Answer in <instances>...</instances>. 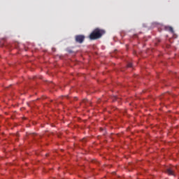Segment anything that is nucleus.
I'll return each instance as SVG.
<instances>
[{"label":"nucleus","mask_w":179,"mask_h":179,"mask_svg":"<svg viewBox=\"0 0 179 179\" xmlns=\"http://www.w3.org/2000/svg\"><path fill=\"white\" fill-rule=\"evenodd\" d=\"M86 101H87V100L86 99L83 101L84 103H86Z\"/></svg>","instance_id":"6"},{"label":"nucleus","mask_w":179,"mask_h":179,"mask_svg":"<svg viewBox=\"0 0 179 179\" xmlns=\"http://www.w3.org/2000/svg\"><path fill=\"white\" fill-rule=\"evenodd\" d=\"M169 30L171 31V33H174V29L171 27H169Z\"/></svg>","instance_id":"4"},{"label":"nucleus","mask_w":179,"mask_h":179,"mask_svg":"<svg viewBox=\"0 0 179 179\" xmlns=\"http://www.w3.org/2000/svg\"><path fill=\"white\" fill-rule=\"evenodd\" d=\"M106 34V31L100 28L95 29L90 35V40H97Z\"/></svg>","instance_id":"1"},{"label":"nucleus","mask_w":179,"mask_h":179,"mask_svg":"<svg viewBox=\"0 0 179 179\" xmlns=\"http://www.w3.org/2000/svg\"><path fill=\"white\" fill-rule=\"evenodd\" d=\"M127 67L128 68H132V63H128Z\"/></svg>","instance_id":"5"},{"label":"nucleus","mask_w":179,"mask_h":179,"mask_svg":"<svg viewBox=\"0 0 179 179\" xmlns=\"http://www.w3.org/2000/svg\"><path fill=\"white\" fill-rule=\"evenodd\" d=\"M75 40L76 43H79V44H82L85 41V36L84 35H76L75 36Z\"/></svg>","instance_id":"2"},{"label":"nucleus","mask_w":179,"mask_h":179,"mask_svg":"<svg viewBox=\"0 0 179 179\" xmlns=\"http://www.w3.org/2000/svg\"><path fill=\"white\" fill-rule=\"evenodd\" d=\"M176 169V167H173V168H169L166 169V173L169 175V176H174V169Z\"/></svg>","instance_id":"3"}]
</instances>
